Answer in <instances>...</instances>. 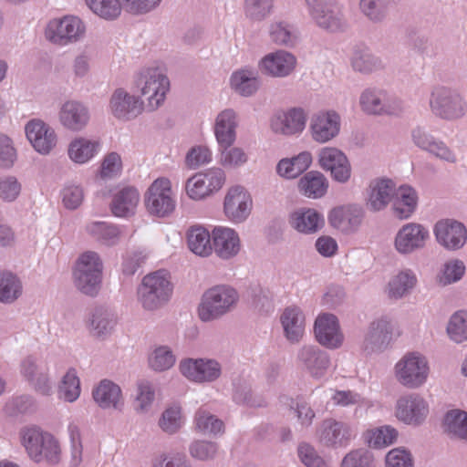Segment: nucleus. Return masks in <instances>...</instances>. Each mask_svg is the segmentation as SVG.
<instances>
[{
    "instance_id": "412c9836",
    "label": "nucleus",
    "mask_w": 467,
    "mask_h": 467,
    "mask_svg": "<svg viewBox=\"0 0 467 467\" xmlns=\"http://www.w3.org/2000/svg\"><path fill=\"white\" fill-rule=\"evenodd\" d=\"M260 65L265 73L272 77L283 78L294 71L296 58L291 53L276 51L266 55L261 60Z\"/></svg>"
},
{
    "instance_id": "393cba45",
    "label": "nucleus",
    "mask_w": 467,
    "mask_h": 467,
    "mask_svg": "<svg viewBox=\"0 0 467 467\" xmlns=\"http://www.w3.org/2000/svg\"><path fill=\"white\" fill-rule=\"evenodd\" d=\"M100 150V143L97 140L78 136L68 144V158L77 164H85L91 161Z\"/></svg>"
},
{
    "instance_id": "7c9ffc66",
    "label": "nucleus",
    "mask_w": 467,
    "mask_h": 467,
    "mask_svg": "<svg viewBox=\"0 0 467 467\" xmlns=\"http://www.w3.org/2000/svg\"><path fill=\"white\" fill-rule=\"evenodd\" d=\"M297 188L303 196L319 199L327 192L328 182L321 172L311 171L299 179Z\"/></svg>"
},
{
    "instance_id": "a211bd4d",
    "label": "nucleus",
    "mask_w": 467,
    "mask_h": 467,
    "mask_svg": "<svg viewBox=\"0 0 467 467\" xmlns=\"http://www.w3.org/2000/svg\"><path fill=\"white\" fill-rule=\"evenodd\" d=\"M437 241L448 249H459L466 242L467 231L464 225L452 220H441L434 228Z\"/></svg>"
},
{
    "instance_id": "4c0bfd02",
    "label": "nucleus",
    "mask_w": 467,
    "mask_h": 467,
    "mask_svg": "<svg viewBox=\"0 0 467 467\" xmlns=\"http://www.w3.org/2000/svg\"><path fill=\"white\" fill-rule=\"evenodd\" d=\"M416 283V275L410 270L400 271L389 280L388 296L390 298H400L408 294Z\"/></svg>"
},
{
    "instance_id": "f3484780",
    "label": "nucleus",
    "mask_w": 467,
    "mask_h": 467,
    "mask_svg": "<svg viewBox=\"0 0 467 467\" xmlns=\"http://www.w3.org/2000/svg\"><path fill=\"white\" fill-rule=\"evenodd\" d=\"M315 334L317 341L329 348H339L344 340L337 318L332 314H322L315 322Z\"/></svg>"
},
{
    "instance_id": "f704fd0d",
    "label": "nucleus",
    "mask_w": 467,
    "mask_h": 467,
    "mask_svg": "<svg viewBox=\"0 0 467 467\" xmlns=\"http://www.w3.org/2000/svg\"><path fill=\"white\" fill-rule=\"evenodd\" d=\"M298 357L315 377L323 375L329 366L327 355L313 347L302 348Z\"/></svg>"
},
{
    "instance_id": "864d4df0",
    "label": "nucleus",
    "mask_w": 467,
    "mask_h": 467,
    "mask_svg": "<svg viewBox=\"0 0 467 467\" xmlns=\"http://www.w3.org/2000/svg\"><path fill=\"white\" fill-rule=\"evenodd\" d=\"M175 358L167 347H159L149 358L150 366L157 371L169 369L173 366Z\"/></svg>"
},
{
    "instance_id": "f03ea898",
    "label": "nucleus",
    "mask_w": 467,
    "mask_h": 467,
    "mask_svg": "<svg viewBox=\"0 0 467 467\" xmlns=\"http://www.w3.org/2000/svg\"><path fill=\"white\" fill-rule=\"evenodd\" d=\"M238 300L237 292L229 286L217 285L207 290L198 307L202 321L213 320L228 312Z\"/></svg>"
},
{
    "instance_id": "c03bdc74",
    "label": "nucleus",
    "mask_w": 467,
    "mask_h": 467,
    "mask_svg": "<svg viewBox=\"0 0 467 467\" xmlns=\"http://www.w3.org/2000/svg\"><path fill=\"white\" fill-rule=\"evenodd\" d=\"M446 431L467 441V413L461 410L449 411L444 418Z\"/></svg>"
},
{
    "instance_id": "09e8293b",
    "label": "nucleus",
    "mask_w": 467,
    "mask_h": 467,
    "mask_svg": "<svg viewBox=\"0 0 467 467\" xmlns=\"http://www.w3.org/2000/svg\"><path fill=\"white\" fill-rule=\"evenodd\" d=\"M116 324V320L103 309H96L92 314L89 330L97 337H100L110 332Z\"/></svg>"
},
{
    "instance_id": "0eeeda50",
    "label": "nucleus",
    "mask_w": 467,
    "mask_h": 467,
    "mask_svg": "<svg viewBox=\"0 0 467 467\" xmlns=\"http://www.w3.org/2000/svg\"><path fill=\"white\" fill-rule=\"evenodd\" d=\"M141 95L147 100V108L150 110L156 109L165 99L170 83L167 77L158 69H147L142 72L138 80Z\"/></svg>"
},
{
    "instance_id": "052dcab7",
    "label": "nucleus",
    "mask_w": 467,
    "mask_h": 467,
    "mask_svg": "<svg viewBox=\"0 0 467 467\" xmlns=\"http://www.w3.org/2000/svg\"><path fill=\"white\" fill-rule=\"evenodd\" d=\"M154 400V390L148 382H140L138 385V394L135 399L134 408L138 412L147 411Z\"/></svg>"
},
{
    "instance_id": "6e6d98bb",
    "label": "nucleus",
    "mask_w": 467,
    "mask_h": 467,
    "mask_svg": "<svg viewBox=\"0 0 467 467\" xmlns=\"http://www.w3.org/2000/svg\"><path fill=\"white\" fill-rule=\"evenodd\" d=\"M465 272V265L460 260H451L444 265L439 281L443 285L454 283L460 280Z\"/></svg>"
},
{
    "instance_id": "dca6fc26",
    "label": "nucleus",
    "mask_w": 467,
    "mask_h": 467,
    "mask_svg": "<svg viewBox=\"0 0 467 467\" xmlns=\"http://www.w3.org/2000/svg\"><path fill=\"white\" fill-rule=\"evenodd\" d=\"M431 107L433 112L445 119L461 117L464 112V105L458 95L441 88L431 94Z\"/></svg>"
},
{
    "instance_id": "6e6552de",
    "label": "nucleus",
    "mask_w": 467,
    "mask_h": 467,
    "mask_svg": "<svg viewBox=\"0 0 467 467\" xmlns=\"http://www.w3.org/2000/svg\"><path fill=\"white\" fill-rule=\"evenodd\" d=\"M85 33L83 22L77 16H66L51 20L46 28L47 39L54 44L67 45L78 40Z\"/></svg>"
},
{
    "instance_id": "774afa93",
    "label": "nucleus",
    "mask_w": 467,
    "mask_h": 467,
    "mask_svg": "<svg viewBox=\"0 0 467 467\" xmlns=\"http://www.w3.org/2000/svg\"><path fill=\"white\" fill-rule=\"evenodd\" d=\"M84 198L83 191L79 186L67 185L62 192V202L66 208H78Z\"/></svg>"
},
{
    "instance_id": "1a4fd4ad",
    "label": "nucleus",
    "mask_w": 467,
    "mask_h": 467,
    "mask_svg": "<svg viewBox=\"0 0 467 467\" xmlns=\"http://www.w3.org/2000/svg\"><path fill=\"white\" fill-rule=\"evenodd\" d=\"M253 200L243 186L235 185L227 190L223 200L224 215L233 223L244 222L251 213Z\"/></svg>"
},
{
    "instance_id": "4468645a",
    "label": "nucleus",
    "mask_w": 467,
    "mask_h": 467,
    "mask_svg": "<svg viewBox=\"0 0 467 467\" xmlns=\"http://www.w3.org/2000/svg\"><path fill=\"white\" fill-rule=\"evenodd\" d=\"M213 252L221 259L235 257L242 248L239 234L227 226H215L212 230Z\"/></svg>"
},
{
    "instance_id": "b1692460",
    "label": "nucleus",
    "mask_w": 467,
    "mask_h": 467,
    "mask_svg": "<svg viewBox=\"0 0 467 467\" xmlns=\"http://www.w3.org/2000/svg\"><path fill=\"white\" fill-rule=\"evenodd\" d=\"M324 216L313 208H300L289 216V224L302 234H314L324 225Z\"/></svg>"
},
{
    "instance_id": "4d7b16f0",
    "label": "nucleus",
    "mask_w": 467,
    "mask_h": 467,
    "mask_svg": "<svg viewBox=\"0 0 467 467\" xmlns=\"http://www.w3.org/2000/svg\"><path fill=\"white\" fill-rule=\"evenodd\" d=\"M212 161V151L208 147L198 145L192 147L187 153L185 163L191 169L208 164Z\"/></svg>"
},
{
    "instance_id": "bf43d9fd",
    "label": "nucleus",
    "mask_w": 467,
    "mask_h": 467,
    "mask_svg": "<svg viewBox=\"0 0 467 467\" xmlns=\"http://www.w3.org/2000/svg\"><path fill=\"white\" fill-rule=\"evenodd\" d=\"M182 424L180 407L168 408L160 420V427L166 432L177 431Z\"/></svg>"
},
{
    "instance_id": "a878e982",
    "label": "nucleus",
    "mask_w": 467,
    "mask_h": 467,
    "mask_svg": "<svg viewBox=\"0 0 467 467\" xmlns=\"http://www.w3.org/2000/svg\"><path fill=\"white\" fill-rule=\"evenodd\" d=\"M142 102L123 89H117L110 99V109L119 119H130L142 110Z\"/></svg>"
},
{
    "instance_id": "338daca9",
    "label": "nucleus",
    "mask_w": 467,
    "mask_h": 467,
    "mask_svg": "<svg viewBox=\"0 0 467 467\" xmlns=\"http://www.w3.org/2000/svg\"><path fill=\"white\" fill-rule=\"evenodd\" d=\"M21 185L15 177L9 176L0 180V198L5 202H12L17 198Z\"/></svg>"
},
{
    "instance_id": "5fc2aeb1",
    "label": "nucleus",
    "mask_w": 467,
    "mask_h": 467,
    "mask_svg": "<svg viewBox=\"0 0 467 467\" xmlns=\"http://www.w3.org/2000/svg\"><path fill=\"white\" fill-rule=\"evenodd\" d=\"M220 162L224 167H238L247 161V154L238 147H219Z\"/></svg>"
},
{
    "instance_id": "c9c22d12",
    "label": "nucleus",
    "mask_w": 467,
    "mask_h": 467,
    "mask_svg": "<svg viewBox=\"0 0 467 467\" xmlns=\"http://www.w3.org/2000/svg\"><path fill=\"white\" fill-rule=\"evenodd\" d=\"M394 192V184L390 180H379L370 184L368 205L374 211L383 209L390 201Z\"/></svg>"
},
{
    "instance_id": "473e14b6",
    "label": "nucleus",
    "mask_w": 467,
    "mask_h": 467,
    "mask_svg": "<svg viewBox=\"0 0 467 467\" xmlns=\"http://www.w3.org/2000/svg\"><path fill=\"white\" fill-rule=\"evenodd\" d=\"M393 211L400 219L409 218L417 206L416 192L410 186H401L393 193Z\"/></svg>"
},
{
    "instance_id": "7ed1b4c3",
    "label": "nucleus",
    "mask_w": 467,
    "mask_h": 467,
    "mask_svg": "<svg viewBox=\"0 0 467 467\" xmlns=\"http://www.w3.org/2000/svg\"><path fill=\"white\" fill-rule=\"evenodd\" d=\"M430 367L424 356L411 352L404 355L395 365L397 381L409 389L422 386L429 377Z\"/></svg>"
},
{
    "instance_id": "423d86ee",
    "label": "nucleus",
    "mask_w": 467,
    "mask_h": 467,
    "mask_svg": "<svg viewBox=\"0 0 467 467\" xmlns=\"http://www.w3.org/2000/svg\"><path fill=\"white\" fill-rule=\"evenodd\" d=\"M145 206L150 213L160 217L174 210L175 199L169 179L161 177L150 184L145 194Z\"/></svg>"
},
{
    "instance_id": "37998d69",
    "label": "nucleus",
    "mask_w": 467,
    "mask_h": 467,
    "mask_svg": "<svg viewBox=\"0 0 467 467\" xmlns=\"http://www.w3.org/2000/svg\"><path fill=\"white\" fill-rule=\"evenodd\" d=\"M204 359H186L181 362L180 370L189 379L197 382L211 381L213 376L215 374V367L210 368V372L205 374L200 372L201 368H203Z\"/></svg>"
},
{
    "instance_id": "39448f33",
    "label": "nucleus",
    "mask_w": 467,
    "mask_h": 467,
    "mask_svg": "<svg viewBox=\"0 0 467 467\" xmlns=\"http://www.w3.org/2000/svg\"><path fill=\"white\" fill-rule=\"evenodd\" d=\"M225 181V172L221 168L213 167L191 176L185 182V192L190 199L202 201L218 192Z\"/></svg>"
},
{
    "instance_id": "ea45409f",
    "label": "nucleus",
    "mask_w": 467,
    "mask_h": 467,
    "mask_svg": "<svg viewBox=\"0 0 467 467\" xmlns=\"http://www.w3.org/2000/svg\"><path fill=\"white\" fill-rule=\"evenodd\" d=\"M232 88L243 96H250L258 88L256 73L248 69H242L233 74L231 78Z\"/></svg>"
},
{
    "instance_id": "58836bf2",
    "label": "nucleus",
    "mask_w": 467,
    "mask_h": 467,
    "mask_svg": "<svg viewBox=\"0 0 467 467\" xmlns=\"http://www.w3.org/2000/svg\"><path fill=\"white\" fill-rule=\"evenodd\" d=\"M86 231L97 241L111 245L120 238V231L115 226L105 222H92L86 226Z\"/></svg>"
},
{
    "instance_id": "5701e85b",
    "label": "nucleus",
    "mask_w": 467,
    "mask_h": 467,
    "mask_svg": "<svg viewBox=\"0 0 467 467\" xmlns=\"http://www.w3.org/2000/svg\"><path fill=\"white\" fill-rule=\"evenodd\" d=\"M89 120L87 108L74 100L65 102L59 111V121L63 127L72 131L83 130Z\"/></svg>"
},
{
    "instance_id": "4be33fe9",
    "label": "nucleus",
    "mask_w": 467,
    "mask_h": 467,
    "mask_svg": "<svg viewBox=\"0 0 467 467\" xmlns=\"http://www.w3.org/2000/svg\"><path fill=\"white\" fill-rule=\"evenodd\" d=\"M306 3L311 8L313 17L320 26L331 31L341 27L339 11L337 6L332 5V0H306Z\"/></svg>"
},
{
    "instance_id": "f8f14e48",
    "label": "nucleus",
    "mask_w": 467,
    "mask_h": 467,
    "mask_svg": "<svg viewBox=\"0 0 467 467\" xmlns=\"http://www.w3.org/2000/svg\"><path fill=\"white\" fill-rule=\"evenodd\" d=\"M350 427L342 421L327 419L322 421L317 431L318 442L328 448H340L348 445L351 440Z\"/></svg>"
},
{
    "instance_id": "ddd939ff",
    "label": "nucleus",
    "mask_w": 467,
    "mask_h": 467,
    "mask_svg": "<svg viewBox=\"0 0 467 467\" xmlns=\"http://www.w3.org/2000/svg\"><path fill=\"white\" fill-rule=\"evenodd\" d=\"M306 114L302 109L279 110L270 120L271 130L280 135L294 136L301 133L306 126Z\"/></svg>"
},
{
    "instance_id": "603ef678",
    "label": "nucleus",
    "mask_w": 467,
    "mask_h": 467,
    "mask_svg": "<svg viewBox=\"0 0 467 467\" xmlns=\"http://www.w3.org/2000/svg\"><path fill=\"white\" fill-rule=\"evenodd\" d=\"M340 467H375L371 452L364 449L349 451L342 460Z\"/></svg>"
},
{
    "instance_id": "bb28decb",
    "label": "nucleus",
    "mask_w": 467,
    "mask_h": 467,
    "mask_svg": "<svg viewBox=\"0 0 467 467\" xmlns=\"http://www.w3.org/2000/svg\"><path fill=\"white\" fill-rule=\"evenodd\" d=\"M286 338L292 342H298L305 334V316L297 306L286 307L280 317Z\"/></svg>"
},
{
    "instance_id": "e433bc0d",
    "label": "nucleus",
    "mask_w": 467,
    "mask_h": 467,
    "mask_svg": "<svg viewBox=\"0 0 467 467\" xmlns=\"http://www.w3.org/2000/svg\"><path fill=\"white\" fill-rule=\"evenodd\" d=\"M47 432L36 427L25 428L20 432L21 442L29 456L36 462L41 461V451L45 443Z\"/></svg>"
},
{
    "instance_id": "79ce46f5",
    "label": "nucleus",
    "mask_w": 467,
    "mask_h": 467,
    "mask_svg": "<svg viewBox=\"0 0 467 467\" xmlns=\"http://www.w3.org/2000/svg\"><path fill=\"white\" fill-rule=\"evenodd\" d=\"M21 293V282L15 275L9 272L0 273V302H14Z\"/></svg>"
},
{
    "instance_id": "c756f323",
    "label": "nucleus",
    "mask_w": 467,
    "mask_h": 467,
    "mask_svg": "<svg viewBox=\"0 0 467 467\" xmlns=\"http://www.w3.org/2000/svg\"><path fill=\"white\" fill-rule=\"evenodd\" d=\"M140 202V193L134 187H124L117 192L111 202L115 216L127 217L135 213Z\"/></svg>"
},
{
    "instance_id": "de8ad7c7",
    "label": "nucleus",
    "mask_w": 467,
    "mask_h": 467,
    "mask_svg": "<svg viewBox=\"0 0 467 467\" xmlns=\"http://www.w3.org/2000/svg\"><path fill=\"white\" fill-rule=\"evenodd\" d=\"M60 399L73 402L80 395V383L74 369H69L64 376L58 389Z\"/></svg>"
},
{
    "instance_id": "aec40b11",
    "label": "nucleus",
    "mask_w": 467,
    "mask_h": 467,
    "mask_svg": "<svg viewBox=\"0 0 467 467\" xmlns=\"http://www.w3.org/2000/svg\"><path fill=\"white\" fill-rule=\"evenodd\" d=\"M428 413L427 402L418 395L402 397L397 402L396 416L406 423H420Z\"/></svg>"
},
{
    "instance_id": "f257e3e1",
    "label": "nucleus",
    "mask_w": 467,
    "mask_h": 467,
    "mask_svg": "<svg viewBox=\"0 0 467 467\" xmlns=\"http://www.w3.org/2000/svg\"><path fill=\"white\" fill-rule=\"evenodd\" d=\"M172 286L169 275L165 271H157L147 275L138 290L139 300L148 310H154L169 301Z\"/></svg>"
},
{
    "instance_id": "cd10ccee",
    "label": "nucleus",
    "mask_w": 467,
    "mask_h": 467,
    "mask_svg": "<svg viewBox=\"0 0 467 467\" xmlns=\"http://www.w3.org/2000/svg\"><path fill=\"white\" fill-rule=\"evenodd\" d=\"M189 249L196 255L208 257L213 254L212 232L202 225L191 226L186 234Z\"/></svg>"
},
{
    "instance_id": "13d9d810",
    "label": "nucleus",
    "mask_w": 467,
    "mask_h": 467,
    "mask_svg": "<svg viewBox=\"0 0 467 467\" xmlns=\"http://www.w3.org/2000/svg\"><path fill=\"white\" fill-rule=\"evenodd\" d=\"M420 133L415 134V143L419 147L428 150L429 152L434 154L436 157H438L440 159L445 160L447 161H455L454 155L444 145V143L437 142L434 140H426V141H421L420 140Z\"/></svg>"
},
{
    "instance_id": "a19ab883",
    "label": "nucleus",
    "mask_w": 467,
    "mask_h": 467,
    "mask_svg": "<svg viewBox=\"0 0 467 467\" xmlns=\"http://www.w3.org/2000/svg\"><path fill=\"white\" fill-rule=\"evenodd\" d=\"M364 438L370 447L384 448L395 442L398 431L390 426H382L368 430L364 433Z\"/></svg>"
},
{
    "instance_id": "e2e57ef3",
    "label": "nucleus",
    "mask_w": 467,
    "mask_h": 467,
    "mask_svg": "<svg viewBox=\"0 0 467 467\" xmlns=\"http://www.w3.org/2000/svg\"><path fill=\"white\" fill-rule=\"evenodd\" d=\"M354 213H358V211L349 206L337 207L331 211L329 222L334 227L344 228L347 224L352 223Z\"/></svg>"
},
{
    "instance_id": "2eb2a0df",
    "label": "nucleus",
    "mask_w": 467,
    "mask_h": 467,
    "mask_svg": "<svg viewBox=\"0 0 467 467\" xmlns=\"http://www.w3.org/2000/svg\"><path fill=\"white\" fill-rule=\"evenodd\" d=\"M320 166L329 171L332 177L340 182H347L351 173L349 162L346 155L338 149L325 147L318 154Z\"/></svg>"
},
{
    "instance_id": "9b49d317",
    "label": "nucleus",
    "mask_w": 467,
    "mask_h": 467,
    "mask_svg": "<svg viewBox=\"0 0 467 467\" xmlns=\"http://www.w3.org/2000/svg\"><path fill=\"white\" fill-rule=\"evenodd\" d=\"M430 238L429 231L420 223L404 224L395 237L394 245L400 254H410L424 247Z\"/></svg>"
},
{
    "instance_id": "a18cd8bd",
    "label": "nucleus",
    "mask_w": 467,
    "mask_h": 467,
    "mask_svg": "<svg viewBox=\"0 0 467 467\" xmlns=\"http://www.w3.org/2000/svg\"><path fill=\"white\" fill-rule=\"evenodd\" d=\"M391 333L389 323L385 319H380L370 325L366 340L378 348H381L389 343Z\"/></svg>"
},
{
    "instance_id": "9d476101",
    "label": "nucleus",
    "mask_w": 467,
    "mask_h": 467,
    "mask_svg": "<svg viewBox=\"0 0 467 467\" xmlns=\"http://www.w3.org/2000/svg\"><path fill=\"white\" fill-rule=\"evenodd\" d=\"M26 139L32 147L42 155L49 154L57 143L53 128L40 119L30 120L25 128Z\"/></svg>"
},
{
    "instance_id": "680f3d73",
    "label": "nucleus",
    "mask_w": 467,
    "mask_h": 467,
    "mask_svg": "<svg viewBox=\"0 0 467 467\" xmlns=\"http://www.w3.org/2000/svg\"><path fill=\"white\" fill-rule=\"evenodd\" d=\"M298 456L306 467H328L327 462L309 444L302 443L298 447Z\"/></svg>"
},
{
    "instance_id": "c85d7f7f",
    "label": "nucleus",
    "mask_w": 467,
    "mask_h": 467,
    "mask_svg": "<svg viewBox=\"0 0 467 467\" xmlns=\"http://www.w3.org/2000/svg\"><path fill=\"white\" fill-rule=\"evenodd\" d=\"M236 119L232 109L222 111L216 118L214 134L219 147H230L236 139Z\"/></svg>"
},
{
    "instance_id": "3c124183",
    "label": "nucleus",
    "mask_w": 467,
    "mask_h": 467,
    "mask_svg": "<svg viewBox=\"0 0 467 467\" xmlns=\"http://www.w3.org/2000/svg\"><path fill=\"white\" fill-rule=\"evenodd\" d=\"M195 426L202 433L216 434L223 431V422L202 408L196 412Z\"/></svg>"
},
{
    "instance_id": "72a5a7b5",
    "label": "nucleus",
    "mask_w": 467,
    "mask_h": 467,
    "mask_svg": "<svg viewBox=\"0 0 467 467\" xmlns=\"http://www.w3.org/2000/svg\"><path fill=\"white\" fill-rule=\"evenodd\" d=\"M312 162V155L308 151L300 152L291 159H283L277 164V172L287 179H293L306 171Z\"/></svg>"
},
{
    "instance_id": "2f4dec72",
    "label": "nucleus",
    "mask_w": 467,
    "mask_h": 467,
    "mask_svg": "<svg viewBox=\"0 0 467 467\" xmlns=\"http://www.w3.org/2000/svg\"><path fill=\"white\" fill-rule=\"evenodd\" d=\"M92 394L94 400L104 409H118L123 404L120 388L107 379L100 381Z\"/></svg>"
},
{
    "instance_id": "20e7f679",
    "label": "nucleus",
    "mask_w": 467,
    "mask_h": 467,
    "mask_svg": "<svg viewBox=\"0 0 467 467\" xmlns=\"http://www.w3.org/2000/svg\"><path fill=\"white\" fill-rule=\"evenodd\" d=\"M77 287L87 295L97 293L101 282L102 262L97 253L88 251L78 259L74 269Z\"/></svg>"
},
{
    "instance_id": "6ab92c4d",
    "label": "nucleus",
    "mask_w": 467,
    "mask_h": 467,
    "mask_svg": "<svg viewBox=\"0 0 467 467\" xmlns=\"http://www.w3.org/2000/svg\"><path fill=\"white\" fill-rule=\"evenodd\" d=\"M340 118L334 111L320 112L311 119L310 130L314 140L319 143L329 141L337 136Z\"/></svg>"
},
{
    "instance_id": "8fccbe9b",
    "label": "nucleus",
    "mask_w": 467,
    "mask_h": 467,
    "mask_svg": "<svg viewBox=\"0 0 467 467\" xmlns=\"http://www.w3.org/2000/svg\"><path fill=\"white\" fill-rule=\"evenodd\" d=\"M450 337L461 343L467 340V312L458 311L450 319L447 327Z\"/></svg>"
},
{
    "instance_id": "69168bd1",
    "label": "nucleus",
    "mask_w": 467,
    "mask_h": 467,
    "mask_svg": "<svg viewBox=\"0 0 467 467\" xmlns=\"http://www.w3.org/2000/svg\"><path fill=\"white\" fill-rule=\"evenodd\" d=\"M16 159V150L9 137L0 134V166L11 167Z\"/></svg>"
},
{
    "instance_id": "49530a36",
    "label": "nucleus",
    "mask_w": 467,
    "mask_h": 467,
    "mask_svg": "<svg viewBox=\"0 0 467 467\" xmlns=\"http://www.w3.org/2000/svg\"><path fill=\"white\" fill-rule=\"evenodd\" d=\"M86 2L96 15L104 19H115L121 12V5L119 0H88Z\"/></svg>"
},
{
    "instance_id": "0e129e2a",
    "label": "nucleus",
    "mask_w": 467,
    "mask_h": 467,
    "mask_svg": "<svg viewBox=\"0 0 467 467\" xmlns=\"http://www.w3.org/2000/svg\"><path fill=\"white\" fill-rule=\"evenodd\" d=\"M410 453L400 448L392 449L386 455V467H412Z\"/></svg>"
}]
</instances>
